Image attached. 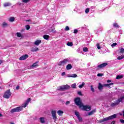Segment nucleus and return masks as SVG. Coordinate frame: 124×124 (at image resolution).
Wrapping results in <instances>:
<instances>
[{
  "mask_svg": "<svg viewBox=\"0 0 124 124\" xmlns=\"http://www.w3.org/2000/svg\"><path fill=\"white\" fill-rule=\"evenodd\" d=\"M75 102L78 106H79V108H81L82 110L84 111H91L92 110V108L90 106H84V105L81 102V99L80 98H76L75 99Z\"/></svg>",
  "mask_w": 124,
  "mask_h": 124,
  "instance_id": "obj_1",
  "label": "nucleus"
},
{
  "mask_svg": "<svg viewBox=\"0 0 124 124\" xmlns=\"http://www.w3.org/2000/svg\"><path fill=\"white\" fill-rule=\"evenodd\" d=\"M28 106L27 104L24 103L21 106L17 107L16 108H13L11 110V113H16L18 112H21L23 110V108H26V107Z\"/></svg>",
  "mask_w": 124,
  "mask_h": 124,
  "instance_id": "obj_2",
  "label": "nucleus"
},
{
  "mask_svg": "<svg viewBox=\"0 0 124 124\" xmlns=\"http://www.w3.org/2000/svg\"><path fill=\"white\" fill-rule=\"evenodd\" d=\"M116 117L117 114H113L109 117H106L99 120V122L100 124H101V123H103V122H106V121H108V120H113V119H115Z\"/></svg>",
  "mask_w": 124,
  "mask_h": 124,
  "instance_id": "obj_3",
  "label": "nucleus"
},
{
  "mask_svg": "<svg viewBox=\"0 0 124 124\" xmlns=\"http://www.w3.org/2000/svg\"><path fill=\"white\" fill-rule=\"evenodd\" d=\"M123 101H124V96L120 98L115 102L112 103L110 106L111 107H116V106L119 105V103Z\"/></svg>",
  "mask_w": 124,
  "mask_h": 124,
  "instance_id": "obj_4",
  "label": "nucleus"
},
{
  "mask_svg": "<svg viewBox=\"0 0 124 124\" xmlns=\"http://www.w3.org/2000/svg\"><path fill=\"white\" fill-rule=\"evenodd\" d=\"M69 86L68 85H62L61 86H59L57 88V91H61L62 92H63L64 90H67L69 89Z\"/></svg>",
  "mask_w": 124,
  "mask_h": 124,
  "instance_id": "obj_5",
  "label": "nucleus"
},
{
  "mask_svg": "<svg viewBox=\"0 0 124 124\" xmlns=\"http://www.w3.org/2000/svg\"><path fill=\"white\" fill-rule=\"evenodd\" d=\"M11 96V92H10V90H7L6 91L3 95L4 98H6L7 99H8L9 97Z\"/></svg>",
  "mask_w": 124,
  "mask_h": 124,
  "instance_id": "obj_6",
  "label": "nucleus"
},
{
  "mask_svg": "<svg viewBox=\"0 0 124 124\" xmlns=\"http://www.w3.org/2000/svg\"><path fill=\"white\" fill-rule=\"evenodd\" d=\"M69 62V60H68V59H65L63 60L62 61L59 62L58 63V65H62V66H63V65L66 64V63Z\"/></svg>",
  "mask_w": 124,
  "mask_h": 124,
  "instance_id": "obj_7",
  "label": "nucleus"
},
{
  "mask_svg": "<svg viewBox=\"0 0 124 124\" xmlns=\"http://www.w3.org/2000/svg\"><path fill=\"white\" fill-rule=\"evenodd\" d=\"M75 115L77 117L79 122H82L83 119H82V118H81V116H80V114L77 111H75Z\"/></svg>",
  "mask_w": 124,
  "mask_h": 124,
  "instance_id": "obj_8",
  "label": "nucleus"
},
{
  "mask_svg": "<svg viewBox=\"0 0 124 124\" xmlns=\"http://www.w3.org/2000/svg\"><path fill=\"white\" fill-rule=\"evenodd\" d=\"M51 114L53 120H54V121H56L57 120V114H56L55 110H52L51 111Z\"/></svg>",
  "mask_w": 124,
  "mask_h": 124,
  "instance_id": "obj_9",
  "label": "nucleus"
},
{
  "mask_svg": "<svg viewBox=\"0 0 124 124\" xmlns=\"http://www.w3.org/2000/svg\"><path fill=\"white\" fill-rule=\"evenodd\" d=\"M29 58V55L28 54H25L20 57L19 60L20 61H25V60H27Z\"/></svg>",
  "mask_w": 124,
  "mask_h": 124,
  "instance_id": "obj_10",
  "label": "nucleus"
},
{
  "mask_svg": "<svg viewBox=\"0 0 124 124\" xmlns=\"http://www.w3.org/2000/svg\"><path fill=\"white\" fill-rule=\"evenodd\" d=\"M108 63L105 62V63H103L102 64H101L100 65H98L97 66L98 68H102L103 67H105V66H106V65H108Z\"/></svg>",
  "mask_w": 124,
  "mask_h": 124,
  "instance_id": "obj_11",
  "label": "nucleus"
},
{
  "mask_svg": "<svg viewBox=\"0 0 124 124\" xmlns=\"http://www.w3.org/2000/svg\"><path fill=\"white\" fill-rule=\"evenodd\" d=\"M103 87H104V85H102L100 83H98V89L99 91H102L103 90Z\"/></svg>",
  "mask_w": 124,
  "mask_h": 124,
  "instance_id": "obj_12",
  "label": "nucleus"
},
{
  "mask_svg": "<svg viewBox=\"0 0 124 124\" xmlns=\"http://www.w3.org/2000/svg\"><path fill=\"white\" fill-rule=\"evenodd\" d=\"M77 75L76 74H72V75H68L67 77L69 78H76L77 77Z\"/></svg>",
  "mask_w": 124,
  "mask_h": 124,
  "instance_id": "obj_13",
  "label": "nucleus"
},
{
  "mask_svg": "<svg viewBox=\"0 0 124 124\" xmlns=\"http://www.w3.org/2000/svg\"><path fill=\"white\" fill-rule=\"evenodd\" d=\"M11 5V3L8 2H5L3 4L4 7H7V6H10Z\"/></svg>",
  "mask_w": 124,
  "mask_h": 124,
  "instance_id": "obj_14",
  "label": "nucleus"
},
{
  "mask_svg": "<svg viewBox=\"0 0 124 124\" xmlns=\"http://www.w3.org/2000/svg\"><path fill=\"white\" fill-rule=\"evenodd\" d=\"M41 43V40H37L36 41L34 42L35 45H36L37 46H38L39 44Z\"/></svg>",
  "mask_w": 124,
  "mask_h": 124,
  "instance_id": "obj_15",
  "label": "nucleus"
},
{
  "mask_svg": "<svg viewBox=\"0 0 124 124\" xmlns=\"http://www.w3.org/2000/svg\"><path fill=\"white\" fill-rule=\"evenodd\" d=\"M112 85H114V83H110L109 84H104V87H108L110 89L111 87L110 86H112Z\"/></svg>",
  "mask_w": 124,
  "mask_h": 124,
  "instance_id": "obj_16",
  "label": "nucleus"
},
{
  "mask_svg": "<svg viewBox=\"0 0 124 124\" xmlns=\"http://www.w3.org/2000/svg\"><path fill=\"white\" fill-rule=\"evenodd\" d=\"M38 62H36L34 63L31 66V68H35L37 66H38V65L37 64Z\"/></svg>",
  "mask_w": 124,
  "mask_h": 124,
  "instance_id": "obj_17",
  "label": "nucleus"
},
{
  "mask_svg": "<svg viewBox=\"0 0 124 124\" xmlns=\"http://www.w3.org/2000/svg\"><path fill=\"white\" fill-rule=\"evenodd\" d=\"M72 68V65L71 64H69L66 66L67 70H69Z\"/></svg>",
  "mask_w": 124,
  "mask_h": 124,
  "instance_id": "obj_18",
  "label": "nucleus"
},
{
  "mask_svg": "<svg viewBox=\"0 0 124 124\" xmlns=\"http://www.w3.org/2000/svg\"><path fill=\"white\" fill-rule=\"evenodd\" d=\"M39 120L41 124H44V123H45V119H44V117H41L39 118Z\"/></svg>",
  "mask_w": 124,
  "mask_h": 124,
  "instance_id": "obj_19",
  "label": "nucleus"
},
{
  "mask_svg": "<svg viewBox=\"0 0 124 124\" xmlns=\"http://www.w3.org/2000/svg\"><path fill=\"white\" fill-rule=\"evenodd\" d=\"M67 46H69V47H72L73 46V43L70 42H68L66 43Z\"/></svg>",
  "mask_w": 124,
  "mask_h": 124,
  "instance_id": "obj_20",
  "label": "nucleus"
},
{
  "mask_svg": "<svg viewBox=\"0 0 124 124\" xmlns=\"http://www.w3.org/2000/svg\"><path fill=\"white\" fill-rule=\"evenodd\" d=\"M43 38H44V39H46V40H48V39L50 38V36L48 35H45L43 36Z\"/></svg>",
  "mask_w": 124,
  "mask_h": 124,
  "instance_id": "obj_21",
  "label": "nucleus"
},
{
  "mask_svg": "<svg viewBox=\"0 0 124 124\" xmlns=\"http://www.w3.org/2000/svg\"><path fill=\"white\" fill-rule=\"evenodd\" d=\"M39 49L38 47H32L31 49V52H36V51H38Z\"/></svg>",
  "mask_w": 124,
  "mask_h": 124,
  "instance_id": "obj_22",
  "label": "nucleus"
},
{
  "mask_svg": "<svg viewBox=\"0 0 124 124\" xmlns=\"http://www.w3.org/2000/svg\"><path fill=\"white\" fill-rule=\"evenodd\" d=\"M119 53L120 54H124V48L123 47H121L119 49Z\"/></svg>",
  "mask_w": 124,
  "mask_h": 124,
  "instance_id": "obj_23",
  "label": "nucleus"
},
{
  "mask_svg": "<svg viewBox=\"0 0 124 124\" xmlns=\"http://www.w3.org/2000/svg\"><path fill=\"white\" fill-rule=\"evenodd\" d=\"M9 22H14L15 21V18L14 17H11L9 19Z\"/></svg>",
  "mask_w": 124,
  "mask_h": 124,
  "instance_id": "obj_24",
  "label": "nucleus"
},
{
  "mask_svg": "<svg viewBox=\"0 0 124 124\" xmlns=\"http://www.w3.org/2000/svg\"><path fill=\"white\" fill-rule=\"evenodd\" d=\"M57 113L59 116H62V114H63V111H62V110H58L57 111Z\"/></svg>",
  "mask_w": 124,
  "mask_h": 124,
  "instance_id": "obj_25",
  "label": "nucleus"
},
{
  "mask_svg": "<svg viewBox=\"0 0 124 124\" xmlns=\"http://www.w3.org/2000/svg\"><path fill=\"white\" fill-rule=\"evenodd\" d=\"M113 26L114 28H120V26H119V25H118V23H114L113 24Z\"/></svg>",
  "mask_w": 124,
  "mask_h": 124,
  "instance_id": "obj_26",
  "label": "nucleus"
},
{
  "mask_svg": "<svg viewBox=\"0 0 124 124\" xmlns=\"http://www.w3.org/2000/svg\"><path fill=\"white\" fill-rule=\"evenodd\" d=\"M16 36H17V37H23V35L20 32L16 33Z\"/></svg>",
  "mask_w": 124,
  "mask_h": 124,
  "instance_id": "obj_27",
  "label": "nucleus"
},
{
  "mask_svg": "<svg viewBox=\"0 0 124 124\" xmlns=\"http://www.w3.org/2000/svg\"><path fill=\"white\" fill-rule=\"evenodd\" d=\"M123 59H124V55H122L121 56H119L117 58L118 60H123Z\"/></svg>",
  "mask_w": 124,
  "mask_h": 124,
  "instance_id": "obj_28",
  "label": "nucleus"
},
{
  "mask_svg": "<svg viewBox=\"0 0 124 124\" xmlns=\"http://www.w3.org/2000/svg\"><path fill=\"white\" fill-rule=\"evenodd\" d=\"M83 52H88V51H89V48H88L87 47H84L83 48Z\"/></svg>",
  "mask_w": 124,
  "mask_h": 124,
  "instance_id": "obj_29",
  "label": "nucleus"
},
{
  "mask_svg": "<svg viewBox=\"0 0 124 124\" xmlns=\"http://www.w3.org/2000/svg\"><path fill=\"white\" fill-rule=\"evenodd\" d=\"M85 84L84 82H82L81 85H79L78 87L79 89H82L84 86H85Z\"/></svg>",
  "mask_w": 124,
  "mask_h": 124,
  "instance_id": "obj_30",
  "label": "nucleus"
},
{
  "mask_svg": "<svg viewBox=\"0 0 124 124\" xmlns=\"http://www.w3.org/2000/svg\"><path fill=\"white\" fill-rule=\"evenodd\" d=\"M2 25L3 28H5L6 27H7L8 24L6 23V22H3Z\"/></svg>",
  "mask_w": 124,
  "mask_h": 124,
  "instance_id": "obj_31",
  "label": "nucleus"
},
{
  "mask_svg": "<svg viewBox=\"0 0 124 124\" xmlns=\"http://www.w3.org/2000/svg\"><path fill=\"white\" fill-rule=\"evenodd\" d=\"M94 112H95V110H93L90 112L88 113V115L89 116H92V115H93V114L94 113Z\"/></svg>",
  "mask_w": 124,
  "mask_h": 124,
  "instance_id": "obj_32",
  "label": "nucleus"
},
{
  "mask_svg": "<svg viewBox=\"0 0 124 124\" xmlns=\"http://www.w3.org/2000/svg\"><path fill=\"white\" fill-rule=\"evenodd\" d=\"M51 32H53V33H56V30H55V28H52L51 29Z\"/></svg>",
  "mask_w": 124,
  "mask_h": 124,
  "instance_id": "obj_33",
  "label": "nucleus"
},
{
  "mask_svg": "<svg viewBox=\"0 0 124 124\" xmlns=\"http://www.w3.org/2000/svg\"><path fill=\"white\" fill-rule=\"evenodd\" d=\"M30 102H31V98H28L25 103L28 105Z\"/></svg>",
  "mask_w": 124,
  "mask_h": 124,
  "instance_id": "obj_34",
  "label": "nucleus"
},
{
  "mask_svg": "<svg viewBox=\"0 0 124 124\" xmlns=\"http://www.w3.org/2000/svg\"><path fill=\"white\" fill-rule=\"evenodd\" d=\"M91 90L93 92V93H94V88H93V85L90 86Z\"/></svg>",
  "mask_w": 124,
  "mask_h": 124,
  "instance_id": "obj_35",
  "label": "nucleus"
},
{
  "mask_svg": "<svg viewBox=\"0 0 124 124\" xmlns=\"http://www.w3.org/2000/svg\"><path fill=\"white\" fill-rule=\"evenodd\" d=\"M90 12V8H87L85 10V13L86 14H88V13H89Z\"/></svg>",
  "mask_w": 124,
  "mask_h": 124,
  "instance_id": "obj_36",
  "label": "nucleus"
},
{
  "mask_svg": "<svg viewBox=\"0 0 124 124\" xmlns=\"http://www.w3.org/2000/svg\"><path fill=\"white\" fill-rule=\"evenodd\" d=\"M124 77L123 76H117L116 77V79H122Z\"/></svg>",
  "mask_w": 124,
  "mask_h": 124,
  "instance_id": "obj_37",
  "label": "nucleus"
},
{
  "mask_svg": "<svg viewBox=\"0 0 124 124\" xmlns=\"http://www.w3.org/2000/svg\"><path fill=\"white\" fill-rule=\"evenodd\" d=\"M96 46H97V49H101V47L100 46V45H99V44H97L96 45Z\"/></svg>",
  "mask_w": 124,
  "mask_h": 124,
  "instance_id": "obj_38",
  "label": "nucleus"
},
{
  "mask_svg": "<svg viewBox=\"0 0 124 124\" xmlns=\"http://www.w3.org/2000/svg\"><path fill=\"white\" fill-rule=\"evenodd\" d=\"M103 75H104V74H101V73H99L97 74V76H98V77H102V76H103Z\"/></svg>",
  "mask_w": 124,
  "mask_h": 124,
  "instance_id": "obj_39",
  "label": "nucleus"
},
{
  "mask_svg": "<svg viewBox=\"0 0 124 124\" xmlns=\"http://www.w3.org/2000/svg\"><path fill=\"white\" fill-rule=\"evenodd\" d=\"M26 29L27 30V31H29V30L31 29V26H30V25H26Z\"/></svg>",
  "mask_w": 124,
  "mask_h": 124,
  "instance_id": "obj_40",
  "label": "nucleus"
},
{
  "mask_svg": "<svg viewBox=\"0 0 124 124\" xmlns=\"http://www.w3.org/2000/svg\"><path fill=\"white\" fill-rule=\"evenodd\" d=\"M31 0H22V2H25V3H27V2H29Z\"/></svg>",
  "mask_w": 124,
  "mask_h": 124,
  "instance_id": "obj_41",
  "label": "nucleus"
},
{
  "mask_svg": "<svg viewBox=\"0 0 124 124\" xmlns=\"http://www.w3.org/2000/svg\"><path fill=\"white\" fill-rule=\"evenodd\" d=\"M71 87L73 89H75V88H76V84L75 83V84H72Z\"/></svg>",
  "mask_w": 124,
  "mask_h": 124,
  "instance_id": "obj_42",
  "label": "nucleus"
},
{
  "mask_svg": "<svg viewBox=\"0 0 124 124\" xmlns=\"http://www.w3.org/2000/svg\"><path fill=\"white\" fill-rule=\"evenodd\" d=\"M116 45H117V44L116 43H114L111 45V47H115Z\"/></svg>",
  "mask_w": 124,
  "mask_h": 124,
  "instance_id": "obj_43",
  "label": "nucleus"
},
{
  "mask_svg": "<svg viewBox=\"0 0 124 124\" xmlns=\"http://www.w3.org/2000/svg\"><path fill=\"white\" fill-rule=\"evenodd\" d=\"M65 31H69V27L68 26H66L65 28Z\"/></svg>",
  "mask_w": 124,
  "mask_h": 124,
  "instance_id": "obj_44",
  "label": "nucleus"
},
{
  "mask_svg": "<svg viewBox=\"0 0 124 124\" xmlns=\"http://www.w3.org/2000/svg\"><path fill=\"white\" fill-rule=\"evenodd\" d=\"M78 32V30L77 29H75L74 31V33H77Z\"/></svg>",
  "mask_w": 124,
  "mask_h": 124,
  "instance_id": "obj_45",
  "label": "nucleus"
},
{
  "mask_svg": "<svg viewBox=\"0 0 124 124\" xmlns=\"http://www.w3.org/2000/svg\"><path fill=\"white\" fill-rule=\"evenodd\" d=\"M95 32L96 34H97L99 33V31L98 30H96L95 31Z\"/></svg>",
  "mask_w": 124,
  "mask_h": 124,
  "instance_id": "obj_46",
  "label": "nucleus"
},
{
  "mask_svg": "<svg viewBox=\"0 0 124 124\" xmlns=\"http://www.w3.org/2000/svg\"><path fill=\"white\" fill-rule=\"evenodd\" d=\"M78 94H79V95H82V92L81 91L78 92Z\"/></svg>",
  "mask_w": 124,
  "mask_h": 124,
  "instance_id": "obj_47",
  "label": "nucleus"
},
{
  "mask_svg": "<svg viewBox=\"0 0 124 124\" xmlns=\"http://www.w3.org/2000/svg\"><path fill=\"white\" fill-rule=\"evenodd\" d=\"M120 123H121V124H124V120L123 119H121Z\"/></svg>",
  "mask_w": 124,
  "mask_h": 124,
  "instance_id": "obj_48",
  "label": "nucleus"
},
{
  "mask_svg": "<svg viewBox=\"0 0 124 124\" xmlns=\"http://www.w3.org/2000/svg\"><path fill=\"white\" fill-rule=\"evenodd\" d=\"M65 104H66V105H68V104H70V102L67 101V102H66Z\"/></svg>",
  "mask_w": 124,
  "mask_h": 124,
  "instance_id": "obj_49",
  "label": "nucleus"
},
{
  "mask_svg": "<svg viewBox=\"0 0 124 124\" xmlns=\"http://www.w3.org/2000/svg\"><path fill=\"white\" fill-rule=\"evenodd\" d=\"M65 75V72H63L62 73V76H64Z\"/></svg>",
  "mask_w": 124,
  "mask_h": 124,
  "instance_id": "obj_50",
  "label": "nucleus"
},
{
  "mask_svg": "<svg viewBox=\"0 0 124 124\" xmlns=\"http://www.w3.org/2000/svg\"><path fill=\"white\" fill-rule=\"evenodd\" d=\"M19 89H20V86H17L16 88V90H19Z\"/></svg>",
  "mask_w": 124,
  "mask_h": 124,
  "instance_id": "obj_51",
  "label": "nucleus"
},
{
  "mask_svg": "<svg viewBox=\"0 0 124 124\" xmlns=\"http://www.w3.org/2000/svg\"><path fill=\"white\" fill-rule=\"evenodd\" d=\"M107 83H111V82H112V81L111 80H108L107 81Z\"/></svg>",
  "mask_w": 124,
  "mask_h": 124,
  "instance_id": "obj_52",
  "label": "nucleus"
},
{
  "mask_svg": "<svg viewBox=\"0 0 124 124\" xmlns=\"http://www.w3.org/2000/svg\"><path fill=\"white\" fill-rule=\"evenodd\" d=\"M115 121H112L111 123V124H115Z\"/></svg>",
  "mask_w": 124,
  "mask_h": 124,
  "instance_id": "obj_53",
  "label": "nucleus"
},
{
  "mask_svg": "<svg viewBox=\"0 0 124 124\" xmlns=\"http://www.w3.org/2000/svg\"><path fill=\"white\" fill-rule=\"evenodd\" d=\"M102 31V28H100V29H99V31Z\"/></svg>",
  "mask_w": 124,
  "mask_h": 124,
  "instance_id": "obj_54",
  "label": "nucleus"
},
{
  "mask_svg": "<svg viewBox=\"0 0 124 124\" xmlns=\"http://www.w3.org/2000/svg\"><path fill=\"white\" fill-rule=\"evenodd\" d=\"M18 4H19V5H22V3H18Z\"/></svg>",
  "mask_w": 124,
  "mask_h": 124,
  "instance_id": "obj_55",
  "label": "nucleus"
},
{
  "mask_svg": "<svg viewBox=\"0 0 124 124\" xmlns=\"http://www.w3.org/2000/svg\"><path fill=\"white\" fill-rule=\"evenodd\" d=\"M1 63H2V61H0V64H1Z\"/></svg>",
  "mask_w": 124,
  "mask_h": 124,
  "instance_id": "obj_56",
  "label": "nucleus"
},
{
  "mask_svg": "<svg viewBox=\"0 0 124 124\" xmlns=\"http://www.w3.org/2000/svg\"><path fill=\"white\" fill-rule=\"evenodd\" d=\"M31 20H26V22H30Z\"/></svg>",
  "mask_w": 124,
  "mask_h": 124,
  "instance_id": "obj_57",
  "label": "nucleus"
},
{
  "mask_svg": "<svg viewBox=\"0 0 124 124\" xmlns=\"http://www.w3.org/2000/svg\"><path fill=\"white\" fill-rule=\"evenodd\" d=\"M2 114H1V113H0V117H2Z\"/></svg>",
  "mask_w": 124,
  "mask_h": 124,
  "instance_id": "obj_58",
  "label": "nucleus"
},
{
  "mask_svg": "<svg viewBox=\"0 0 124 124\" xmlns=\"http://www.w3.org/2000/svg\"><path fill=\"white\" fill-rule=\"evenodd\" d=\"M61 94H64V93H62Z\"/></svg>",
  "mask_w": 124,
  "mask_h": 124,
  "instance_id": "obj_59",
  "label": "nucleus"
},
{
  "mask_svg": "<svg viewBox=\"0 0 124 124\" xmlns=\"http://www.w3.org/2000/svg\"><path fill=\"white\" fill-rule=\"evenodd\" d=\"M11 124H14L13 123H11Z\"/></svg>",
  "mask_w": 124,
  "mask_h": 124,
  "instance_id": "obj_60",
  "label": "nucleus"
},
{
  "mask_svg": "<svg viewBox=\"0 0 124 124\" xmlns=\"http://www.w3.org/2000/svg\"><path fill=\"white\" fill-rule=\"evenodd\" d=\"M121 116H122V115H123L122 114H120Z\"/></svg>",
  "mask_w": 124,
  "mask_h": 124,
  "instance_id": "obj_61",
  "label": "nucleus"
},
{
  "mask_svg": "<svg viewBox=\"0 0 124 124\" xmlns=\"http://www.w3.org/2000/svg\"><path fill=\"white\" fill-rule=\"evenodd\" d=\"M0 89H1V87L0 86Z\"/></svg>",
  "mask_w": 124,
  "mask_h": 124,
  "instance_id": "obj_62",
  "label": "nucleus"
}]
</instances>
